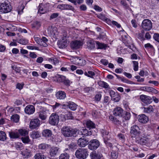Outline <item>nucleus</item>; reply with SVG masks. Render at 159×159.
Masks as SVG:
<instances>
[{
    "mask_svg": "<svg viewBox=\"0 0 159 159\" xmlns=\"http://www.w3.org/2000/svg\"><path fill=\"white\" fill-rule=\"evenodd\" d=\"M78 131L76 129H73L68 126H64L61 129L62 134L64 136L67 137L75 136Z\"/></svg>",
    "mask_w": 159,
    "mask_h": 159,
    "instance_id": "obj_1",
    "label": "nucleus"
},
{
    "mask_svg": "<svg viewBox=\"0 0 159 159\" xmlns=\"http://www.w3.org/2000/svg\"><path fill=\"white\" fill-rule=\"evenodd\" d=\"M12 7L7 1L0 3V11L3 13H7L10 12Z\"/></svg>",
    "mask_w": 159,
    "mask_h": 159,
    "instance_id": "obj_2",
    "label": "nucleus"
},
{
    "mask_svg": "<svg viewBox=\"0 0 159 159\" xmlns=\"http://www.w3.org/2000/svg\"><path fill=\"white\" fill-rule=\"evenodd\" d=\"M77 158L80 159H85L88 155V153L87 149L79 148L77 150L75 154Z\"/></svg>",
    "mask_w": 159,
    "mask_h": 159,
    "instance_id": "obj_3",
    "label": "nucleus"
},
{
    "mask_svg": "<svg viewBox=\"0 0 159 159\" xmlns=\"http://www.w3.org/2000/svg\"><path fill=\"white\" fill-rule=\"evenodd\" d=\"M130 133L132 137L136 138L141 134L139 127L136 125H132L131 127Z\"/></svg>",
    "mask_w": 159,
    "mask_h": 159,
    "instance_id": "obj_4",
    "label": "nucleus"
},
{
    "mask_svg": "<svg viewBox=\"0 0 159 159\" xmlns=\"http://www.w3.org/2000/svg\"><path fill=\"white\" fill-rule=\"evenodd\" d=\"M136 142L141 145H147L149 144L150 140L147 138L143 136H137L135 139Z\"/></svg>",
    "mask_w": 159,
    "mask_h": 159,
    "instance_id": "obj_5",
    "label": "nucleus"
},
{
    "mask_svg": "<svg viewBox=\"0 0 159 159\" xmlns=\"http://www.w3.org/2000/svg\"><path fill=\"white\" fill-rule=\"evenodd\" d=\"M141 26L143 30L148 31L151 29L152 24L150 20L146 19L143 20Z\"/></svg>",
    "mask_w": 159,
    "mask_h": 159,
    "instance_id": "obj_6",
    "label": "nucleus"
},
{
    "mask_svg": "<svg viewBox=\"0 0 159 159\" xmlns=\"http://www.w3.org/2000/svg\"><path fill=\"white\" fill-rule=\"evenodd\" d=\"M59 121V116L55 113L51 114L49 118V122L52 125H57Z\"/></svg>",
    "mask_w": 159,
    "mask_h": 159,
    "instance_id": "obj_7",
    "label": "nucleus"
},
{
    "mask_svg": "<svg viewBox=\"0 0 159 159\" xmlns=\"http://www.w3.org/2000/svg\"><path fill=\"white\" fill-rule=\"evenodd\" d=\"M100 143L98 140L96 139L91 140L89 142V148L92 150L96 149L99 146Z\"/></svg>",
    "mask_w": 159,
    "mask_h": 159,
    "instance_id": "obj_8",
    "label": "nucleus"
},
{
    "mask_svg": "<svg viewBox=\"0 0 159 159\" xmlns=\"http://www.w3.org/2000/svg\"><path fill=\"white\" fill-rule=\"evenodd\" d=\"M140 98L142 102L146 105L151 103L152 101V99L151 97L145 95H141Z\"/></svg>",
    "mask_w": 159,
    "mask_h": 159,
    "instance_id": "obj_9",
    "label": "nucleus"
},
{
    "mask_svg": "<svg viewBox=\"0 0 159 159\" xmlns=\"http://www.w3.org/2000/svg\"><path fill=\"white\" fill-rule=\"evenodd\" d=\"M57 8L61 10H70L74 11H75L74 7L68 4H59L57 6Z\"/></svg>",
    "mask_w": 159,
    "mask_h": 159,
    "instance_id": "obj_10",
    "label": "nucleus"
},
{
    "mask_svg": "<svg viewBox=\"0 0 159 159\" xmlns=\"http://www.w3.org/2000/svg\"><path fill=\"white\" fill-rule=\"evenodd\" d=\"M40 125V121L38 118L32 119L30 121V126L32 129L36 128Z\"/></svg>",
    "mask_w": 159,
    "mask_h": 159,
    "instance_id": "obj_11",
    "label": "nucleus"
},
{
    "mask_svg": "<svg viewBox=\"0 0 159 159\" xmlns=\"http://www.w3.org/2000/svg\"><path fill=\"white\" fill-rule=\"evenodd\" d=\"M123 114V109L120 107H117L114 108L113 111V114L116 116L121 117Z\"/></svg>",
    "mask_w": 159,
    "mask_h": 159,
    "instance_id": "obj_12",
    "label": "nucleus"
},
{
    "mask_svg": "<svg viewBox=\"0 0 159 159\" xmlns=\"http://www.w3.org/2000/svg\"><path fill=\"white\" fill-rule=\"evenodd\" d=\"M88 140L84 138H80L78 140L77 144L80 147H84L89 143Z\"/></svg>",
    "mask_w": 159,
    "mask_h": 159,
    "instance_id": "obj_13",
    "label": "nucleus"
},
{
    "mask_svg": "<svg viewBox=\"0 0 159 159\" xmlns=\"http://www.w3.org/2000/svg\"><path fill=\"white\" fill-rule=\"evenodd\" d=\"M83 45L82 42L80 41L75 40L71 42V47L72 48L77 49L79 48Z\"/></svg>",
    "mask_w": 159,
    "mask_h": 159,
    "instance_id": "obj_14",
    "label": "nucleus"
},
{
    "mask_svg": "<svg viewBox=\"0 0 159 159\" xmlns=\"http://www.w3.org/2000/svg\"><path fill=\"white\" fill-rule=\"evenodd\" d=\"M35 108L32 105L27 106L25 109V113L28 114L30 115L33 114L35 111Z\"/></svg>",
    "mask_w": 159,
    "mask_h": 159,
    "instance_id": "obj_15",
    "label": "nucleus"
},
{
    "mask_svg": "<svg viewBox=\"0 0 159 159\" xmlns=\"http://www.w3.org/2000/svg\"><path fill=\"white\" fill-rule=\"evenodd\" d=\"M77 133L79 135L84 136L90 135L92 134V132L91 131H89L88 130L85 128L81 130H78Z\"/></svg>",
    "mask_w": 159,
    "mask_h": 159,
    "instance_id": "obj_16",
    "label": "nucleus"
},
{
    "mask_svg": "<svg viewBox=\"0 0 159 159\" xmlns=\"http://www.w3.org/2000/svg\"><path fill=\"white\" fill-rule=\"evenodd\" d=\"M48 32L49 34L52 35H56L58 34L57 29L56 27H49L48 29Z\"/></svg>",
    "mask_w": 159,
    "mask_h": 159,
    "instance_id": "obj_17",
    "label": "nucleus"
},
{
    "mask_svg": "<svg viewBox=\"0 0 159 159\" xmlns=\"http://www.w3.org/2000/svg\"><path fill=\"white\" fill-rule=\"evenodd\" d=\"M139 121L142 123H146L148 121V118L147 116L144 114H142L139 116Z\"/></svg>",
    "mask_w": 159,
    "mask_h": 159,
    "instance_id": "obj_18",
    "label": "nucleus"
},
{
    "mask_svg": "<svg viewBox=\"0 0 159 159\" xmlns=\"http://www.w3.org/2000/svg\"><path fill=\"white\" fill-rule=\"evenodd\" d=\"M39 117L42 120H45L47 117V113L46 111L43 110L38 112Z\"/></svg>",
    "mask_w": 159,
    "mask_h": 159,
    "instance_id": "obj_19",
    "label": "nucleus"
},
{
    "mask_svg": "<svg viewBox=\"0 0 159 159\" xmlns=\"http://www.w3.org/2000/svg\"><path fill=\"white\" fill-rule=\"evenodd\" d=\"M59 148L57 147H53L50 149V155L52 157H54L56 156L59 151Z\"/></svg>",
    "mask_w": 159,
    "mask_h": 159,
    "instance_id": "obj_20",
    "label": "nucleus"
},
{
    "mask_svg": "<svg viewBox=\"0 0 159 159\" xmlns=\"http://www.w3.org/2000/svg\"><path fill=\"white\" fill-rule=\"evenodd\" d=\"M57 44L60 48H65L67 46V41L66 40L62 39L58 41L57 43Z\"/></svg>",
    "mask_w": 159,
    "mask_h": 159,
    "instance_id": "obj_21",
    "label": "nucleus"
},
{
    "mask_svg": "<svg viewBox=\"0 0 159 159\" xmlns=\"http://www.w3.org/2000/svg\"><path fill=\"white\" fill-rule=\"evenodd\" d=\"M56 96L57 99H63L66 97V93L64 91H59L56 93Z\"/></svg>",
    "mask_w": 159,
    "mask_h": 159,
    "instance_id": "obj_22",
    "label": "nucleus"
},
{
    "mask_svg": "<svg viewBox=\"0 0 159 159\" xmlns=\"http://www.w3.org/2000/svg\"><path fill=\"white\" fill-rule=\"evenodd\" d=\"M76 63L79 65L80 66H83L86 64V61L83 59H80L76 57L75 58Z\"/></svg>",
    "mask_w": 159,
    "mask_h": 159,
    "instance_id": "obj_23",
    "label": "nucleus"
},
{
    "mask_svg": "<svg viewBox=\"0 0 159 159\" xmlns=\"http://www.w3.org/2000/svg\"><path fill=\"white\" fill-rule=\"evenodd\" d=\"M42 133L43 136L46 138H49L51 137L52 134L51 130L48 129L43 130Z\"/></svg>",
    "mask_w": 159,
    "mask_h": 159,
    "instance_id": "obj_24",
    "label": "nucleus"
},
{
    "mask_svg": "<svg viewBox=\"0 0 159 159\" xmlns=\"http://www.w3.org/2000/svg\"><path fill=\"white\" fill-rule=\"evenodd\" d=\"M67 107L70 110L75 111L77 108V105L74 102L70 101L67 102Z\"/></svg>",
    "mask_w": 159,
    "mask_h": 159,
    "instance_id": "obj_25",
    "label": "nucleus"
},
{
    "mask_svg": "<svg viewBox=\"0 0 159 159\" xmlns=\"http://www.w3.org/2000/svg\"><path fill=\"white\" fill-rule=\"evenodd\" d=\"M92 159H100L102 156V154L97 153L96 152H93L90 154Z\"/></svg>",
    "mask_w": 159,
    "mask_h": 159,
    "instance_id": "obj_26",
    "label": "nucleus"
},
{
    "mask_svg": "<svg viewBox=\"0 0 159 159\" xmlns=\"http://www.w3.org/2000/svg\"><path fill=\"white\" fill-rule=\"evenodd\" d=\"M44 7V6L42 4H40L38 7V13L40 14H43L46 13L47 11Z\"/></svg>",
    "mask_w": 159,
    "mask_h": 159,
    "instance_id": "obj_27",
    "label": "nucleus"
},
{
    "mask_svg": "<svg viewBox=\"0 0 159 159\" xmlns=\"http://www.w3.org/2000/svg\"><path fill=\"white\" fill-rule=\"evenodd\" d=\"M123 43L126 46L131 49H133L134 48V45L132 44V42L129 40L124 41Z\"/></svg>",
    "mask_w": 159,
    "mask_h": 159,
    "instance_id": "obj_28",
    "label": "nucleus"
},
{
    "mask_svg": "<svg viewBox=\"0 0 159 159\" xmlns=\"http://www.w3.org/2000/svg\"><path fill=\"white\" fill-rule=\"evenodd\" d=\"M98 84L100 86L105 89H110L108 84L104 81H100L98 82Z\"/></svg>",
    "mask_w": 159,
    "mask_h": 159,
    "instance_id": "obj_29",
    "label": "nucleus"
},
{
    "mask_svg": "<svg viewBox=\"0 0 159 159\" xmlns=\"http://www.w3.org/2000/svg\"><path fill=\"white\" fill-rule=\"evenodd\" d=\"M154 109L151 105H149L147 107H143V111L145 113H150L153 111Z\"/></svg>",
    "mask_w": 159,
    "mask_h": 159,
    "instance_id": "obj_30",
    "label": "nucleus"
},
{
    "mask_svg": "<svg viewBox=\"0 0 159 159\" xmlns=\"http://www.w3.org/2000/svg\"><path fill=\"white\" fill-rule=\"evenodd\" d=\"M31 153L29 150L26 149L22 152V155L25 158H28L30 157L31 155Z\"/></svg>",
    "mask_w": 159,
    "mask_h": 159,
    "instance_id": "obj_31",
    "label": "nucleus"
},
{
    "mask_svg": "<svg viewBox=\"0 0 159 159\" xmlns=\"http://www.w3.org/2000/svg\"><path fill=\"white\" fill-rule=\"evenodd\" d=\"M143 90L149 92H151L152 93H156L157 91L155 89L150 87H143Z\"/></svg>",
    "mask_w": 159,
    "mask_h": 159,
    "instance_id": "obj_32",
    "label": "nucleus"
},
{
    "mask_svg": "<svg viewBox=\"0 0 159 159\" xmlns=\"http://www.w3.org/2000/svg\"><path fill=\"white\" fill-rule=\"evenodd\" d=\"M34 157L35 159H47L46 157L41 153H36Z\"/></svg>",
    "mask_w": 159,
    "mask_h": 159,
    "instance_id": "obj_33",
    "label": "nucleus"
},
{
    "mask_svg": "<svg viewBox=\"0 0 159 159\" xmlns=\"http://www.w3.org/2000/svg\"><path fill=\"white\" fill-rule=\"evenodd\" d=\"M30 134V137L33 139H36L40 136L39 133L38 131H33Z\"/></svg>",
    "mask_w": 159,
    "mask_h": 159,
    "instance_id": "obj_34",
    "label": "nucleus"
},
{
    "mask_svg": "<svg viewBox=\"0 0 159 159\" xmlns=\"http://www.w3.org/2000/svg\"><path fill=\"white\" fill-rule=\"evenodd\" d=\"M10 137L12 139L18 138L19 136V134L17 132H9Z\"/></svg>",
    "mask_w": 159,
    "mask_h": 159,
    "instance_id": "obj_35",
    "label": "nucleus"
},
{
    "mask_svg": "<svg viewBox=\"0 0 159 159\" xmlns=\"http://www.w3.org/2000/svg\"><path fill=\"white\" fill-rule=\"evenodd\" d=\"M113 74L116 75V76L117 77V78L119 80H121L123 82L126 83H129L130 84V83L131 82V81H129L128 80H127L126 79L120 76L119 75L113 73Z\"/></svg>",
    "mask_w": 159,
    "mask_h": 159,
    "instance_id": "obj_36",
    "label": "nucleus"
},
{
    "mask_svg": "<svg viewBox=\"0 0 159 159\" xmlns=\"http://www.w3.org/2000/svg\"><path fill=\"white\" fill-rule=\"evenodd\" d=\"M95 42L97 45L98 49H105L107 47V45L104 43H100L98 41H95Z\"/></svg>",
    "mask_w": 159,
    "mask_h": 159,
    "instance_id": "obj_37",
    "label": "nucleus"
},
{
    "mask_svg": "<svg viewBox=\"0 0 159 159\" xmlns=\"http://www.w3.org/2000/svg\"><path fill=\"white\" fill-rule=\"evenodd\" d=\"M144 31L143 30H142L141 32L138 33L137 34L138 38L141 41H144L145 40V38L144 37Z\"/></svg>",
    "mask_w": 159,
    "mask_h": 159,
    "instance_id": "obj_38",
    "label": "nucleus"
},
{
    "mask_svg": "<svg viewBox=\"0 0 159 159\" xmlns=\"http://www.w3.org/2000/svg\"><path fill=\"white\" fill-rule=\"evenodd\" d=\"M86 125L87 127L89 129L93 128L95 127V124L92 121L90 120L87 121Z\"/></svg>",
    "mask_w": 159,
    "mask_h": 159,
    "instance_id": "obj_39",
    "label": "nucleus"
},
{
    "mask_svg": "<svg viewBox=\"0 0 159 159\" xmlns=\"http://www.w3.org/2000/svg\"><path fill=\"white\" fill-rule=\"evenodd\" d=\"M121 117H122L126 120H129L130 117V113L128 112L123 111V114Z\"/></svg>",
    "mask_w": 159,
    "mask_h": 159,
    "instance_id": "obj_40",
    "label": "nucleus"
},
{
    "mask_svg": "<svg viewBox=\"0 0 159 159\" xmlns=\"http://www.w3.org/2000/svg\"><path fill=\"white\" fill-rule=\"evenodd\" d=\"M111 157L112 159H117L118 156V152L115 151H112L111 152Z\"/></svg>",
    "mask_w": 159,
    "mask_h": 159,
    "instance_id": "obj_41",
    "label": "nucleus"
},
{
    "mask_svg": "<svg viewBox=\"0 0 159 159\" xmlns=\"http://www.w3.org/2000/svg\"><path fill=\"white\" fill-rule=\"evenodd\" d=\"M19 119V116L17 114L14 115L12 116L11 117V121L16 123L18 122Z\"/></svg>",
    "mask_w": 159,
    "mask_h": 159,
    "instance_id": "obj_42",
    "label": "nucleus"
},
{
    "mask_svg": "<svg viewBox=\"0 0 159 159\" xmlns=\"http://www.w3.org/2000/svg\"><path fill=\"white\" fill-rule=\"evenodd\" d=\"M69 155L67 153H62L59 156V159H69Z\"/></svg>",
    "mask_w": 159,
    "mask_h": 159,
    "instance_id": "obj_43",
    "label": "nucleus"
},
{
    "mask_svg": "<svg viewBox=\"0 0 159 159\" xmlns=\"http://www.w3.org/2000/svg\"><path fill=\"white\" fill-rule=\"evenodd\" d=\"M7 138L6 133L3 131L0 132V140L4 141L6 140Z\"/></svg>",
    "mask_w": 159,
    "mask_h": 159,
    "instance_id": "obj_44",
    "label": "nucleus"
},
{
    "mask_svg": "<svg viewBox=\"0 0 159 159\" xmlns=\"http://www.w3.org/2000/svg\"><path fill=\"white\" fill-rule=\"evenodd\" d=\"M95 41L93 40H89L88 42V46L91 49H93L95 47Z\"/></svg>",
    "mask_w": 159,
    "mask_h": 159,
    "instance_id": "obj_45",
    "label": "nucleus"
},
{
    "mask_svg": "<svg viewBox=\"0 0 159 159\" xmlns=\"http://www.w3.org/2000/svg\"><path fill=\"white\" fill-rule=\"evenodd\" d=\"M19 134L21 135L25 136L28 134V131L25 129H20L18 130Z\"/></svg>",
    "mask_w": 159,
    "mask_h": 159,
    "instance_id": "obj_46",
    "label": "nucleus"
},
{
    "mask_svg": "<svg viewBox=\"0 0 159 159\" xmlns=\"http://www.w3.org/2000/svg\"><path fill=\"white\" fill-rule=\"evenodd\" d=\"M117 137L122 142H124L125 140V135L122 133H119L117 135Z\"/></svg>",
    "mask_w": 159,
    "mask_h": 159,
    "instance_id": "obj_47",
    "label": "nucleus"
},
{
    "mask_svg": "<svg viewBox=\"0 0 159 159\" xmlns=\"http://www.w3.org/2000/svg\"><path fill=\"white\" fill-rule=\"evenodd\" d=\"M92 115L93 117L96 118L100 116V112L98 111L93 110L92 112Z\"/></svg>",
    "mask_w": 159,
    "mask_h": 159,
    "instance_id": "obj_48",
    "label": "nucleus"
},
{
    "mask_svg": "<svg viewBox=\"0 0 159 159\" xmlns=\"http://www.w3.org/2000/svg\"><path fill=\"white\" fill-rule=\"evenodd\" d=\"M18 43L22 45H26L28 43V40L25 39H19Z\"/></svg>",
    "mask_w": 159,
    "mask_h": 159,
    "instance_id": "obj_49",
    "label": "nucleus"
},
{
    "mask_svg": "<svg viewBox=\"0 0 159 159\" xmlns=\"http://www.w3.org/2000/svg\"><path fill=\"white\" fill-rule=\"evenodd\" d=\"M73 118L72 114L70 112H67V114L64 116V118L65 119H72Z\"/></svg>",
    "mask_w": 159,
    "mask_h": 159,
    "instance_id": "obj_50",
    "label": "nucleus"
},
{
    "mask_svg": "<svg viewBox=\"0 0 159 159\" xmlns=\"http://www.w3.org/2000/svg\"><path fill=\"white\" fill-rule=\"evenodd\" d=\"M65 77L63 75H58L57 78V80L59 82H63L65 79Z\"/></svg>",
    "mask_w": 159,
    "mask_h": 159,
    "instance_id": "obj_51",
    "label": "nucleus"
},
{
    "mask_svg": "<svg viewBox=\"0 0 159 159\" xmlns=\"http://www.w3.org/2000/svg\"><path fill=\"white\" fill-rule=\"evenodd\" d=\"M37 43L40 45L44 47H46L47 46V43H45L42 41H41V39H38V42H37Z\"/></svg>",
    "mask_w": 159,
    "mask_h": 159,
    "instance_id": "obj_52",
    "label": "nucleus"
},
{
    "mask_svg": "<svg viewBox=\"0 0 159 159\" xmlns=\"http://www.w3.org/2000/svg\"><path fill=\"white\" fill-rule=\"evenodd\" d=\"M133 63L134 70L135 71H137L138 70V63L137 61H133Z\"/></svg>",
    "mask_w": 159,
    "mask_h": 159,
    "instance_id": "obj_53",
    "label": "nucleus"
},
{
    "mask_svg": "<svg viewBox=\"0 0 159 159\" xmlns=\"http://www.w3.org/2000/svg\"><path fill=\"white\" fill-rule=\"evenodd\" d=\"M49 61L54 64H55L58 62V60L56 58H50L49 59Z\"/></svg>",
    "mask_w": 159,
    "mask_h": 159,
    "instance_id": "obj_54",
    "label": "nucleus"
},
{
    "mask_svg": "<svg viewBox=\"0 0 159 159\" xmlns=\"http://www.w3.org/2000/svg\"><path fill=\"white\" fill-rule=\"evenodd\" d=\"M21 139L22 142L24 143H28L30 141V140L28 136L22 137Z\"/></svg>",
    "mask_w": 159,
    "mask_h": 159,
    "instance_id": "obj_55",
    "label": "nucleus"
},
{
    "mask_svg": "<svg viewBox=\"0 0 159 159\" xmlns=\"http://www.w3.org/2000/svg\"><path fill=\"white\" fill-rule=\"evenodd\" d=\"M94 89L91 87H87L84 89V91L86 93H89L93 91Z\"/></svg>",
    "mask_w": 159,
    "mask_h": 159,
    "instance_id": "obj_56",
    "label": "nucleus"
},
{
    "mask_svg": "<svg viewBox=\"0 0 159 159\" xmlns=\"http://www.w3.org/2000/svg\"><path fill=\"white\" fill-rule=\"evenodd\" d=\"M47 145L45 143H41L39 146V148L40 149L44 150L46 148Z\"/></svg>",
    "mask_w": 159,
    "mask_h": 159,
    "instance_id": "obj_57",
    "label": "nucleus"
},
{
    "mask_svg": "<svg viewBox=\"0 0 159 159\" xmlns=\"http://www.w3.org/2000/svg\"><path fill=\"white\" fill-rule=\"evenodd\" d=\"M102 95L100 93H98L96 95L95 97V100L97 101H99L101 98Z\"/></svg>",
    "mask_w": 159,
    "mask_h": 159,
    "instance_id": "obj_58",
    "label": "nucleus"
},
{
    "mask_svg": "<svg viewBox=\"0 0 159 159\" xmlns=\"http://www.w3.org/2000/svg\"><path fill=\"white\" fill-rule=\"evenodd\" d=\"M59 15V14L57 13H52L50 16V19L52 20L57 17Z\"/></svg>",
    "mask_w": 159,
    "mask_h": 159,
    "instance_id": "obj_59",
    "label": "nucleus"
},
{
    "mask_svg": "<svg viewBox=\"0 0 159 159\" xmlns=\"http://www.w3.org/2000/svg\"><path fill=\"white\" fill-rule=\"evenodd\" d=\"M104 143L107 146L110 148H111L112 147V144L110 142L107 141V140L106 139H105V138H104Z\"/></svg>",
    "mask_w": 159,
    "mask_h": 159,
    "instance_id": "obj_60",
    "label": "nucleus"
},
{
    "mask_svg": "<svg viewBox=\"0 0 159 159\" xmlns=\"http://www.w3.org/2000/svg\"><path fill=\"white\" fill-rule=\"evenodd\" d=\"M135 78L137 79V81L139 82H143L144 81V79L143 78H140V77L139 75L136 76Z\"/></svg>",
    "mask_w": 159,
    "mask_h": 159,
    "instance_id": "obj_61",
    "label": "nucleus"
},
{
    "mask_svg": "<svg viewBox=\"0 0 159 159\" xmlns=\"http://www.w3.org/2000/svg\"><path fill=\"white\" fill-rule=\"evenodd\" d=\"M11 68L13 70H15V71L17 73H19L20 71V69L17 67V66H12Z\"/></svg>",
    "mask_w": 159,
    "mask_h": 159,
    "instance_id": "obj_62",
    "label": "nucleus"
},
{
    "mask_svg": "<svg viewBox=\"0 0 159 159\" xmlns=\"http://www.w3.org/2000/svg\"><path fill=\"white\" fill-rule=\"evenodd\" d=\"M100 61L102 64L105 66H107L108 63V61L105 59H102Z\"/></svg>",
    "mask_w": 159,
    "mask_h": 159,
    "instance_id": "obj_63",
    "label": "nucleus"
},
{
    "mask_svg": "<svg viewBox=\"0 0 159 159\" xmlns=\"http://www.w3.org/2000/svg\"><path fill=\"white\" fill-rule=\"evenodd\" d=\"M153 38L155 40L159 42V34H155L153 36Z\"/></svg>",
    "mask_w": 159,
    "mask_h": 159,
    "instance_id": "obj_64",
    "label": "nucleus"
}]
</instances>
